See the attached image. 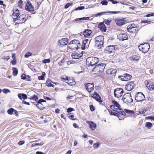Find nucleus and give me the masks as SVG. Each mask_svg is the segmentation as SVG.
<instances>
[{
    "mask_svg": "<svg viewBox=\"0 0 154 154\" xmlns=\"http://www.w3.org/2000/svg\"><path fill=\"white\" fill-rule=\"evenodd\" d=\"M112 102L113 104L111 105L110 106V107L112 110H109V112L110 114L117 116L119 118V119H120L119 118L121 116L120 115L116 112L120 109L121 108V106L119 103L115 100H113Z\"/></svg>",
    "mask_w": 154,
    "mask_h": 154,
    "instance_id": "nucleus-1",
    "label": "nucleus"
},
{
    "mask_svg": "<svg viewBox=\"0 0 154 154\" xmlns=\"http://www.w3.org/2000/svg\"><path fill=\"white\" fill-rule=\"evenodd\" d=\"M99 61L97 58L95 57H90L87 58L86 62L89 66H93L97 64Z\"/></svg>",
    "mask_w": 154,
    "mask_h": 154,
    "instance_id": "nucleus-2",
    "label": "nucleus"
},
{
    "mask_svg": "<svg viewBox=\"0 0 154 154\" xmlns=\"http://www.w3.org/2000/svg\"><path fill=\"white\" fill-rule=\"evenodd\" d=\"M28 15L26 14H23L20 15L15 22V25L21 24L25 22L27 19Z\"/></svg>",
    "mask_w": 154,
    "mask_h": 154,
    "instance_id": "nucleus-3",
    "label": "nucleus"
},
{
    "mask_svg": "<svg viewBox=\"0 0 154 154\" xmlns=\"http://www.w3.org/2000/svg\"><path fill=\"white\" fill-rule=\"evenodd\" d=\"M138 48L139 50L144 53L147 52L150 48V45L149 43H146L141 44L140 45Z\"/></svg>",
    "mask_w": 154,
    "mask_h": 154,
    "instance_id": "nucleus-4",
    "label": "nucleus"
},
{
    "mask_svg": "<svg viewBox=\"0 0 154 154\" xmlns=\"http://www.w3.org/2000/svg\"><path fill=\"white\" fill-rule=\"evenodd\" d=\"M131 97V94L129 93H127L123 95L122 99L124 103L127 104L133 102V100Z\"/></svg>",
    "mask_w": 154,
    "mask_h": 154,
    "instance_id": "nucleus-5",
    "label": "nucleus"
},
{
    "mask_svg": "<svg viewBox=\"0 0 154 154\" xmlns=\"http://www.w3.org/2000/svg\"><path fill=\"white\" fill-rule=\"evenodd\" d=\"M105 66L106 65L104 63L99 64L95 66L93 71L95 72H102L103 71Z\"/></svg>",
    "mask_w": 154,
    "mask_h": 154,
    "instance_id": "nucleus-6",
    "label": "nucleus"
},
{
    "mask_svg": "<svg viewBox=\"0 0 154 154\" xmlns=\"http://www.w3.org/2000/svg\"><path fill=\"white\" fill-rule=\"evenodd\" d=\"M135 100L137 102H141L145 100L144 95L142 93L139 92L137 93L135 95Z\"/></svg>",
    "mask_w": 154,
    "mask_h": 154,
    "instance_id": "nucleus-7",
    "label": "nucleus"
},
{
    "mask_svg": "<svg viewBox=\"0 0 154 154\" xmlns=\"http://www.w3.org/2000/svg\"><path fill=\"white\" fill-rule=\"evenodd\" d=\"M124 93L123 89L121 88H118L114 91V95L116 97L119 98L122 96Z\"/></svg>",
    "mask_w": 154,
    "mask_h": 154,
    "instance_id": "nucleus-8",
    "label": "nucleus"
},
{
    "mask_svg": "<svg viewBox=\"0 0 154 154\" xmlns=\"http://www.w3.org/2000/svg\"><path fill=\"white\" fill-rule=\"evenodd\" d=\"M124 110V111H123L121 108L120 109V110L117 111L116 112L118 114H119L120 115V114H121L123 116H125L126 115L125 112L128 113V114L131 115H132L134 114V112L133 111H131L126 109H125Z\"/></svg>",
    "mask_w": 154,
    "mask_h": 154,
    "instance_id": "nucleus-9",
    "label": "nucleus"
},
{
    "mask_svg": "<svg viewBox=\"0 0 154 154\" xmlns=\"http://www.w3.org/2000/svg\"><path fill=\"white\" fill-rule=\"evenodd\" d=\"M26 6L25 9L29 11H34L33 7L29 1H26Z\"/></svg>",
    "mask_w": 154,
    "mask_h": 154,
    "instance_id": "nucleus-10",
    "label": "nucleus"
},
{
    "mask_svg": "<svg viewBox=\"0 0 154 154\" xmlns=\"http://www.w3.org/2000/svg\"><path fill=\"white\" fill-rule=\"evenodd\" d=\"M119 78L122 81H127L131 79V76L130 75L126 73L123 75L119 76Z\"/></svg>",
    "mask_w": 154,
    "mask_h": 154,
    "instance_id": "nucleus-11",
    "label": "nucleus"
},
{
    "mask_svg": "<svg viewBox=\"0 0 154 154\" xmlns=\"http://www.w3.org/2000/svg\"><path fill=\"white\" fill-rule=\"evenodd\" d=\"M145 84L148 89L150 91H153L154 89V85L152 82L146 80L145 81Z\"/></svg>",
    "mask_w": 154,
    "mask_h": 154,
    "instance_id": "nucleus-12",
    "label": "nucleus"
},
{
    "mask_svg": "<svg viewBox=\"0 0 154 154\" xmlns=\"http://www.w3.org/2000/svg\"><path fill=\"white\" fill-rule=\"evenodd\" d=\"M115 49L113 45L109 46L106 48L105 52L108 54H111L115 52Z\"/></svg>",
    "mask_w": 154,
    "mask_h": 154,
    "instance_id": "nucleus-13",
    "label": "nucleus"
},
{
    "mask_svg": "<svg viewBox=\"0 0 154 154\" xmlns=\"http://www.w3.org/2000/svg\"><path fill=\"white\" fill-rule=\"evenodd\" d=\"M59 45L61 47L66 45L68 43V39L65 38L61 39L59 41Z\"/></svg>",
    "mask_w": 154,
    "mask_h": 154,
    "instance_id": "nucleus-14",
    "label": "nucleus"
},
{
    "mask_svg": "<svg viewBox=\"0 0 154 154\" xmlns=\"http://www.w3.org/2000/svg\"><path fill=\"white\" fill-rule=\"evenodd\" d=\"M90 41H89L88 39H85L83 40V44L82 46V50H85L86 48L88 47Z\"/></svg>",
    "mask_w": 154,
    "mask_h": 154,
    "instance_id": "nucleus-15",
    "label": "nucleus"
},
{
    "mask_svg": "<svg viewBox=\"0 0 154 154\" xmlns=\"http://www.w3.org/2000/svg\"><path fill=\"white\" fill-rule=\"evenodd\" d=\"M87 91L90 93L94 89V84L93 83H88L85 86Z\"/></svg>",
    "mask_w": 154,
    "mask_h": 154,
    "instance_id": "nucleus-16",
    "label": "nucleus"
},
{
    "mask_svg": "<svg viewBox=\"0 0 154 154\" xmlns=\"http://www.w3.org/2000/svg\"><path fill=\"white\" fill-rule=\"evenodd\" d=\"M19 11L18 9H16L14 11L12 14V18L13 19L14 21L15 22L17 19L20 16Z\"/></svg>",
    "mask_w": 154,
    "mask_h": 154,
    "instance_id": "nucleus-17",
    "label": "nucleus"
},
{
    "mask_svg": "<svg viewBox=\"0 0 154 154\" xmlns=\"http://www.w3.org/2000/svg\"><path fill=\"white\" fill-rule=\"evenodd\" d=\"M92 97L96 99L97 101L99 102H102V100L98 94L96 92H94V94H91Z\"/></svg>",
    "mask_w": 154,
    "mask_h": 154,
    "instance_id": "nucleus-18",
    "label": "nucleus"
},
{
    "mask_svg": "<svg viewBox=\"0 0 154 154\" xmlns=\"http://www.w3.org/2000/svg\"><path fill=\"white\" fill-rule=\"evenodd\" d=\"M134 84L133 82H129L126 85L125 88L127 90L130 91L134 88Z\"/></svg>",
    "mask_w": 154,
    "mask_h": 154,
    "instance_id": "nucleus-19",
    "label": "nucleus"
},
{
    "mask_svg": "<svg viewBox=\"0 0 154 154\" xmlns=\"http://www.w3.org/2000/svg\"><path fill=\"white\" fill-rule=\"evenodd\" d=\"M98 27L103 32H105L106 31V28L103 23H100L98 26Z\"/></svg>",
    "mask_w": 154,
    "mask_h": 154,
    "instance_id": "nucleus-20",
    "label": "nucleus"
},
{
    "mask_svg": "<svg viewBox=\"0 0 154 154\" xmlns=\"http://www.w3.org/2000/svg\"><path fill=\"white\" fill-rule=\"evenodd\" d=\"M87 123L89 124V127L92 130H94L96 128V124L94 122L90 121H87Z\"/></svg>",
    "mask_w": 154,
    "mask_h": 154,
    "instance_id": "nucleus-21",
    "label": "nucleus"
},
{
    "mask_svg": "<svg viewBox=\"0 0 154 154\" xmlns=\"http://www.w3.org/2000/svg\"><path fill=\"white\" fill-rule=\"evenodd\" d=\"M119 38L120 40L124 41L127 39L128 37L127 35L125 33L120 34L119 35Z\"/></svg>",
    "mask_w": 154,
    "mask_h": 154,
    "instance_id": "nucleus-22",
    "label": "nucleus"
},
{
    "mask_svg": "<svg viewBox=\"0 0 154 154\" xmlns=\"http://www.w3.org/2000/svg\"><path fill=\"white\" fill-rule=\"evenodd\" d=\"M66 78H67V79L66 80L67 82H66L69 85L72 86L76 84L75 82L73 79H69L68 77H66Z\"/></svg>",
    "mask_w": 154,
    "mask_h": 154,
    "instance_id": "nucleus-23",
    "label": "nucleus"
},
{
    "mask_svg": "<svg viewBox=\"0 0 154 154\" xmlns=\"http://www.w3.org/2000/svg\"><path fill=\"white\" fill-rule=\"evenodd\" d=\"M116 24L118 26H121L125 24V21L123 19H116L115 21Z\"/></svg>",
    "mask_w": 154,
    "mask_h": 154,
    "instance_id": "nucleus-24",
    "label": "nucleus"
},
{
    "mask_svg": "<svg viewBox=\"0 0 154 154\" xmlns=\"http://www.w3.org/2000/svg\"><path fill=\"white\" fill-rule=\"evenodd\" d=\"M69 46L68 47L71 49L73 50H75V49H77L80 46H78V45L75 44H71L69 45Z\"/></svg>",
    "mask_w": 154,
    "mask_h": 154,
    "instance_id": "nucleus-25",
    "label": "nucleus"
},
{
    "mask_svg": "<svg viewBox=\"0 0 154 154\" xmlns=\"http://www.w3.org/2000/svg\"><path fill=\"white\" fill-rule=\"evenodd\" d=\"M92 33L90 29H87L85 30L83 34L85 37H87L90 35Z\"/></svg>",
    "mask_w": 154,
    "mask_h": 154,
    "instance_id": "nucleus-26",
    "label": "nucleus"
},
{
    "mask_svg": "<svg viewBox=\"0 0 154 154\" xmlns=\"http://www.w3.org/2000/svg\"><path fill=\"white\" fill-rule=\"evenodd\" d=\"M95 45L96 47L98 49H99L102 47L103 44V42H99V41H95Z\"/></svg>",
    "mask_w": 154,
    "mask_h": 154,
    "instance_id": "nucleus-27",
    "label": "nucleus"
},
{
    "mask_svg": "<svg viewBox=\"0 0 154 154\" xmlns=\"http://www.w3.org/2000/svg\"><path fill=\"white\" fill-rule=\"evenodd\" d=\"M18 97L21 100L23 99L24 100L27 99V97L26 94H19L18 95Z\"/></svg>",
    "mask_w": 154,
    "mask_h": 154,
    "instance_id": "nucleus-28",
    "label": "nucleus"
},
{
    "mask_svg": "<svg viewBox=\"0 0 154 154\" xmlns=\"http://www.w3.org/2000/svg\"><path fill=\"white\" fill-rule=\"evenodd\" d=\"M35 105L38 109L41 110H42L45 108L44 106L40 102H38V103L35 104Z\"/></svg>",
    "mask_w": 154,
    "mask_h": 154,
    "instance_id": "nucleus-29",
    "label": "nucleus"
},
{
    "mask_svg": "<svg viewBox=\"0 0 154 154\" xmlns=\"http://www.w3.org/2000/svg\"><path fill=\"white\" fill-rule=\"evenodd\" d=\"M117 70L116 69H110L107 70V73H110L112 75H114L116 72Z\"/></svg>",
    "mask_w": 154,
    "mask_h": 154,
    "instance_id": "nucleus-30",
    "label": "nucleus"
},
{
    "mask_svg": "<svg viewBox=\"0 0 154 154\" xmlns=\"http://www.w3.org/2000/svg\"><path fill=\"white\" fill-rule=\"evenodd\" d=\"M72 58L73 59H78L80 58L81 56L76 53H72Z\"/></svg>",
    "mask_w": 154,
    "mask_h": 154,
    "instance_id": "nucleus-31",
    "label": "nucleus"
},
{
    "mask_svg": "<svg viewBox=\"0 0 154 154\" xmlns=\"http://www.w3.org/2000/svg\"><path fill=\"white\" fill-rule=\"evenodd\" d=\"M95 41L103 42L104 40L103 37L101 35H99L96 37L95 38Z\"/></svg>",
    "mask_w": 154,
    "mask_h": 154,
    "instance_id": "nucleus-32",
    "label": "nucleus"
},
{
    "mask_svg": "<svg viewBox=\"0 0 154 154\" xmlns=\"http://www.w3.org/2000/svg\"><path fill=\"white\" fill-rule=\"evenodd\" d=\"M71 44H75L78 45V46H80V44L79 43V42L78 40H74L69 42V45Z\"/></svg>",
    "mask_w": 154,
    "mask_h": 154,
    "instance_id": "nucleus-33",
    "label": "nucleus"
},
{
    "mask_svg": "<svg viewBox=\"0 0 154 154\" xmlns=\"http://www.w3.org/2000/svg\"><path fill=\"white\" fill-rule=\"evenodd\" d=\"M132 59L134 61H137L140 59V57L139 56H137L136 55H134L131 57Z\"/></svg>",
    "mask_w": 154,
    "mask_h": 154,
    "instance_id": "nucleus-34",
    "label": "nucleus"
},
{
    "mask_svg": "<svg viewBox=\"0 0 154 154\" xmlns=\"http://www.w3.org/2000/svg\"><path fill=\"white\" fill-rule=\"evenodd\" d=\"M13 74L14 76L16 75L18 72V71L17 70V69L16 68L14 67L13 68Z\"/></svg>",
    "mask_w": 154,
    "mask_h": 154,
    "instance_id": "nucleus-35",
    "label": "nucleus"
},
{
    "mask_svg": "<svg viewBox=\"0 0 154 154\" xmlns=\"http://www.w3.org/2000/svg\"><path fill=\"white\" fill-rule=\"evenodd\" d=\"M44 144V143L43 142H41L40 143H33L32 144V146L34 147L35 146H41L43 145Z\"/></svg>",
    "mask_w": 154,
    "mask_h": 154,
    "instance_id": "nucleus-36",
    "label": "nucleus"
},
{
    "mask_svg": "<svg viewBox=\"0 0 154 154\" xmlns=\"http://www.w3.org/2000/svg\"><path fill=\"white\" fill-rule=\"evenodd\" d=\"M14 110V109L12 108H11L9 109H8L7 111V112L8 114L10 115H12L13 114V112Z\"/></svg>",
    "mask_w": 154,
    "mask_h": 154,
    "instance_id": "nucleus-37",
    "label": "nucleus"
},
{
    "mask_svg": "<svg viewBox=\"0 0 154 154\" xmlns=\"http://www.w3.org/2000/svg\"><path fill=\"white\" fill-rule=\"evenodd\" d=\"M46 85L48 86V87H54V85L52 84L51 83H49L48 81H47L46 82Z\"/></svg>",
    "mask_w": 154,
    "mask_h": 154,
    "instance_id": "nucleus-38",
    "label": "nucleus"
},
{
    "mask_svg": "<svg viewBox=\"0 0 154 154\" xmlns=\"http://www.w3.org/2000/svg\"><path fill=\"white\" fill-rule=\"evenodd\" d=\"M32 55V53L30 52H28L26 53L24 56L25 58H28L29 57L31 56Z\"/></svg>",
    "mask_w": 154,
    "mask_h": 154,
    "instance_id": "nucleus-39",
    "label": "nucleus"
},
{
    "mask_svg": "<svg viewBox=\"0 0 154 154\" xmlns=\"http://www.w3.org/2000/svg\"><path fill=\"white\" fill-rule=\"evenodd\" d=\"M152 124L150 122H147L145 125V126L149 128H150L152 126Z\"/></svg>",
    "mask_w": 154,
    "mask_h": 154,
    "instance_id": "nucleus-40",
    "label": "nucleus"
},
{
    "mask_svg": "<svg viewBox=\"0 0 154 154\" xmlns=\"http://www.w3.org/2000/svg\"><path fill=\"white\" fill-rule=\"evenodd\" d=\"M100 145V143L99 142H97L95 143L93 145V147L94 149H97L98 148Z\"/></svg>",
    "mask_w": 154,
    "mask_h": 154,
    "instance_id": "nucleus-41",
    "label": "nucleus"
},
{
    "mask_svg": "<svg viewBox=\"0 0 154 154\" xmlns=\"http://www.w3.org/2000/svg\"><path fill=\"white\" fill-rule=\"evenodd\" d=\"M101 4L103 5H106L108 4V2L107 1L105 0H103L101 2Z\"/></svg>",
    "mask_w": 154,
    "mask_h": 154,
    "instance_id": "nucleus-42",
    "label": "nucleus"
},
{
    "mask_svg": "<svg viewBox=\"0 0 154 154\" xmlns=\"http://www.w3.org/2000/svg\"><path fill=\"white\" fill-rule=\"evenodd\" d=\"M146 111V110L145 109H142L141 110H140L138 112L140 114H143Z\"/></svg>",
    "mask_w": 154,
    "mask_h": 154,
    "instance_id": "nucleus-43",
    "label": "nucleus"
},
{
    "mask_svg": "<svg viewBox=\"0 0 154 154\" xmlns=\"http://www.w3.org/2000/svg\"><path fill=\"white\" fill-rule=\"evenodd\" d=\"M42 62L43 63H49L50 62V60L49 59H45L43 60Z\"/></svg>",
    "mask_w": 154,
    "mask_h": 154,
    "instance_id": "nucleus-44",
    "label": "nucleus"
},
{
    "mask_svg": "<svg viewBox=\"0 0 154 154\" xmlns=\"http://www.w3.org/2000/svg\"><path fill=\"white\" fill-rule=\"evenodd\" d=\"M89 17H83L82 18H80L79 20H80V21H82V20H89Z\"/></svg>",
    "mask_w": 154,
    "mask_h": 154,
    "instance_id": "nucleus-45",
    "label": "nucleus"
},
{
    "mask_svg": "<svg viewBox=\"0 0 154 154\" xmlns=\"http://www.w3.org/2000/svg\"><path fill=\"white\" fill-rule=\"evenodd\" d=\"M151 23V21L149 20H143L141 21V23H147V24H150Z\"/></svg>",
    "mask_w": 154,
    "mask_h": 154,
    "instance_id": "nucleus-46",
    "label": "nucleus"
},
{
    "mask_svg": "<svg viewBox=\"0 0 154 154\" xmlns=\"http://www.w3.org/2000/svg\"><path fill=\"white\" fill-rule=\"evenodd\" d=\"M72 5V3H68L65 6V8L66 9L68 8L70 6Z\"/></svg>",
    "mask_w": 154,
    "mask_h": 154,
    "instance_id": "nucleus-47",
    "label": "nucleus"
},
{
    "mask_svg": "<svg viewBox=\"0 0 154 154\" xmlns=\"http://www.w3.org/2000/svg\"><path fill=\"white\" fill-rule=\"evenodd\" d=\"M31 99L35 100L36 101L38 100V98L36 95H34L31 98Z\"/></svg>",
    "mask_w": 154,
    "mask_h": 154,
    "instance_id": "nucleus-48",
    "label": "nucleus"
},
{
    "mask_svg": "<svg viewBox=\"0 0 154 154\" xmlns=\"http://www.w3.org/2000/svg\"><path fill=\"white\" fill-rule=\"evenodd\" d=\"M19 6L21 8H22L23 1L22 0H20L18 2Z\"/></svg>",
    "mask_w": 154,
    "mask_h": 154,
    "instance_id": "nucleus-49",
    "label": "nucleus"
},
{
    "mask_svg": "<svg viewBox=\"0 0 154 154\" xmlns=\"http://www.w3.org/2000/svg\"><path fill=\"white\" fill-rule=\"evenodd\" d=\"M85 7L84 6H80L76 8L75 9V10L77 11L78 10H82L85 9Z\"/></svg>",
    "mask_w": 154,
    "mask_h": 154,
    "instance_id": "nucleus-50",
    "label": "nucleus"
},
{
    "mask_svg": "<svg viewBox=\"0 0 154 154\" xmlns=\"http://www.w3.org/2000/svg\"><path fill=\"white\" fill-rule=\"evenodd\" d=\"M3 91L4 93H7L9 92H10V90L8 89H5L3 90Z\"/></svg>",
    "mask_w": 154,
    "mask_h": 154,
    "instance_id": "nucleus-51",
    "label": "nucleus"
},
{
    "mask_svg": "<svg viewBox=\"0 0 154 154\" xmlns=\"http://www.w3.org/2000/svg\"><path fill=\"white\" fill-rule=\"evenodd\" d=\"M38 79L39 80H44L45 79V78L43 77V76H40L38 77Z\"/></svg>",
    "mask_w": 154,
    "mask_h": 154,
    "instance_id": "nucleus-52",
    "label": "nucleus"
},
{
    "mask_svg": "<svg viewBox=\"0 0 154 154\" xmlns=\"http://www.w3.org/2000/svg\"><path fill=\"white\" fill-rule=\"evenodd\" d=\"M73 109L72 108H69L67 109V112H70L73 111Z\"/></svg>",
    "mask_w": 154,
    "mask_h": 154,
    "instance_id": "nucleus-53",
    "label": "nucleus"
},
{
    "mask_svg": "<svg viewBox=\"0 0 154 154\" xmlns=\"http://www.w3.org/2000/svg\"><path fill=\"white\" fill-rule=\"evenodd\" d=\"M90 108L92 111H93L95 110L94 107L92 105H90Z\"/></svg>",
    "mask_w": 154,
    "mask_h": 154,
    "instance_id": "nucleus-54",
    "label": "nucleus"
},
{
    "mask_svg": "<svg viewBox=\"0 0 154 154\" xmlns=\"http://www.w3.org/2000/svg\"><path fill=\"white\" fill-rule=\"evenodd\" d=\"M134 27H133L132 26H131L129 28H128V26L127 27L128 29L129 30H130V29L131 30V31H132V30H133L134 28Z\"/></svg>",
    "mask_w": 154,
    "mask_h": 154,
    "instance_id": "nucleus-55",
    "label": "nucleus"
},
{
    "mask_svg": "<svg viewBox=\"0 0 154 154\" xmlns=\"http://www.w3.org/2000/svg\"><path fill=\"white\" fill-rule=\"evenodd\" d=\"M66 78H64L63 77H61V80L62 81H63L64 82H67L66 80L67 79V78H66Z\"/></svg>",
    "mask_w": 154,
    "mask_h": 154,
    "instance_id": "nucleus-56",
    "label": "nucleus"
},
{
    "mask_svg": "<svg viewBox=\"0 0 154 154\" xmlns=\"http://www.w3.org/2000/svg\"><path fill=\"white\" fill-rule=\"evenodd\" d=\"M151 16H154V13L148 14L146 15V17H149Z\"/></svg>",
    "mask_w": 154,
    "mask_h": 154,
    "instance_id": "nucleus-57",
    "label": "nucleus"
},
{
    "mask_svg": "<svg viewBox=\"0 0 154 154\" xmlns=\"http://www.w3.org/2000/svg\"><path fill=\"white\" fill-rule=\"evenodd\" d=\"M12 64L13 65H15L16 63V59H13V60L11 61Z\"/></svg>",
    "mask_w": 154,
    "mask_h": 154,
    "instance_id": "nucleus-58",
    "label": "nucleus"
},
{
    "mask_svg": "<svg viewBox=\"0 0 154 154\" xmlns=\"http://www.w3.org/2000/svg\"><path fill=\"white\" fill-rule=\"evenodd\" d=\"M24 143V141H20L18 143V144L20 145H23Z\"/></svg>",
    "mask_w": 154,
    "mask_h": 154,
    "instance_id": "nucleus-59",
    "label": "nucleus"
},
{
    "mask_svg": "<svg viewBox=\"0 0 154 154\" xmlns=\"http://www.w3.org/2000/svg\"><path fill=\"white\" fill-rule=\"evenodd\" d=\"M111 22V21L107 20L106 21L105 23L107 25H109V24Z\"/></svg>",
    "mask_w": 154,
    "mask_h": 154,
    "instance_id": "nucleus-60",
    "label": "nucleus"
},
{
    "mask_svg": "<svg viewBox=\"0 0 154 154\" xmlns=\"http://www.w3.org/2000/svg\"><path fill=\"white\" fill-rule=\"evenodd\" d=\"M22 103L23 104L27 105H29V102H26V101H24V100H23L22 101Z\"/></svg>",
    "mask_w": 154,
    "mask_h": 154,
    "instance_id": "nucleus-61",
    "label": "nucleus"
},
{
    "mask_svg": "<svg viewBox=\"0 0 154 154\" xmlns=\"http://www.w3.org/2000/svg\"><path fill=\"white\" fill-rule=\"evenodd\" d=\"M26 75L24 74H23L21 75V79H26Z\"/></svg>",
    "mask_w": 154,
    "mask_h": 154,
    "instance_id": "nucleus-62",
    "label": "nucleus"
},
{
    "mask_svg": "<svg viewBox=\"0 0 154 154\" xmlns=\"http://www.w3.org/2000/svg\"><path fill=\"white\" fill-rule=\"evenodd\" d=\"M109 13H111L112 14H117L119 13H120V11H110L109 12Z\"/></svg>",
    "mask_w": 154,
    "mask_h": 154,
    "instance_id": "nucleus-63",
    "label": "nucleus"
},
{
    "mask_svg": "<svg viewBox=\"0 0 154 154\" xmlns=\"http://www.w3.org/2000/svg\"><path fill=\"white\" fill-rule=\"evenodd\" d=\"M36 154H45L42 152L37 151L36 152Z\"/></svg>",
    "mask_w": 154,
    "mask_h": 154,
    "instance_id": "nucleus-64",
    "label": "nucleus"
}]
</instances>
